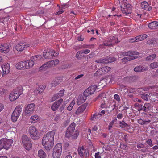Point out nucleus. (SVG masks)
Returning a JSON list of instances; mask_svg holds the SVG:
<instances>
[{
	"instance_id": "obj_51",
	"label": "nucleus",
	"mask_w": 158,
	"mask_h": 158,
	"mask_svg": "<svg viewBox=\"0 0 158 158\" xmlns=\"http://www.w3.org/2000/svg\"><path fill=\"white\" fill-rule=\"evenodd\" d=\"M110 106H108V105L106 104L105 102H104V103H102L101 105V107L102 108H109Z\"/></svg>"
},
{
	"instance_id": "obj_33",
	"label": "nucleus",
	"mask_w": 158,
	"mask_h": 158,
	"mask_svg": "<svg viewBox=\"0 0 158 158\" xmlns=\"http://www.w3.org/2000/svg\"><path fill=\"white\" fill-rule=\"evenodd\" d=\"M39 118V117L37 115L32 116L30 118V120L32 123H35Z\"/></svg>"
},
{
	"instance_id": "obj_28",
	"label": "nucleus",
	"mask_w": 158,
	"mask_h": 158,
	"mask_svg": "<svg viewBox=\"0 0 158 158\" xmlns=\"http://www.w3.org/2000/svg\"><path fill=\"white\" fill-rule=\"evenodd\" d=\"M97 87V85H94L90 86L87 89H89V92H90L92 94H94L95 92Z\"/></svg>"
},
{
	"instance_id": "obj_26",
	"label": "nucleus",
	"mask_w": 158,
	"mask_h": 158,
	"mask_svg": "<svg viewBox=\"0 0 158 158\" xmlns=\"http://www.w3.org/2000/svg\"><path fill=\"white\" fill-rule=\"evenodd\" d=\"M156 21H153L150 23L148 25V27L151 29H157Z\"/></svg>"
},
{
	"instance_id": "obj_18",
	"label": "nucleus",
	"mask_w": 158,
	"mask_h": 158,
	"mask_svg": "<svg viewBox=\"0 0 158 158\" xmlns=\"http://www.w3.org/2000/svg\"><path fill=\"white\" fill-rule=\"evenodd\" d=\"M88 103H85L81 106L76 111V113L77 114H78L80 113H82L88 105Z\"/></svg>"
},
{
	"instance_id": "obj_14",
	"label": "nucleus",
	"mask_w": 158,
	"mask_h": 158,
	"mask_svg": "<svg viewBox=\"0 0 158 158\" xmlns=\"http://www.w3.org/2000/svg\"><path fill=\"white\" fill-rule=\"evenodd\" d=\"M63 99L60 98L56 101L52 105L51 109L53 111L56 110L60 106V104L63 102Z\"/></svg>"
},
{
	"instance_id": "obj_29",
	"label": "nucleus",
	"mask_w": 158,
	"mask_h": 158,
	"mask_svg": "<svg viewBox=\"0 0 158 158\" xmlns=\"http://www.w3.org/2000/svg\"><path fill=\"white\" fill-rule=\"evenodd\" d=\"M156 56L155 54H153L148 56L146 58V60L147 61H152L155 58Z\"/></svg>"
},
{
	"instance_id": "obj_12",
	"label": "nucleus",
	"mask_w": 158,
	"mask_h": 158,
	"mask_svg": "<svg viewBox=\"0 0 158 158\" xmlns=\"http://www.w3.org/2000/svg\"><path fill=\"white\" fill-rule=\"evenodd\" d=\"M54 53L55 52L53 50H50L48 51H46L44 50L43 52V56L45 59H51L52 58L53 56H54Z\"/></svg>"
},
{
	"instance_id": "obj_16",
	"label": "nucleus",
	"mask_w": 158,
	"mask_h": 158,
	"mask_svg": "<svg viewBox=\"0 0 158 158\" xmlns=\"http://www.w3.org/2000/svg\"><path fill=\"white\" fill-rule=\"evenodd\" d=\"M64 91L65 90L64 89L61 90L59 91L58 93L55 94L52 98V100L55 101L57 99L64 96Z\"/></svg>"
},
{
	"instance_id": "obj_41",
	"label": "nucleus",
	"mask_w": 158,
	"mask_h": 158,
	"mask_svg": "<svg viewBox=\"0 0 158 158\" xmlns=\"http://www.w3.org/2000/svg\"><path fill=\"white\" fill-rule=\"evenodd\" d=\"M48 64H47V62L43 64L40 67L39 69L40 70H42L43 69L46 70L47 68L48 67H49Z\"/></svg>"
},
{
	"instance_id": "obj_20",
	"label": "nucleus",
	"mask_w": 158,
	"mask_h": 158,
	"mask_svg": "<svg viewBox=\"0 0 158 158\" xmlns=\"http://www.w3.org/2000/svg\"><path fill=\"white\" fill-rule=\"evenodd\" d=\"M3 70V74H6V73H9L10 69V64H9L7 63L5 65H4L2 67Z\"/></svg>"
},
{
	"instance_id": "obj_2",
	"label": "nucleus",
	"mask_w": 158,
	"mask_h": 158,
	"mask_svg": "<svg viewBox=\"0 0 158 158\" xmlns=\"http://www.w3.org/2000/svg\"><path fill=\"white\" fill-rule=\"evenodd\" d=\"M75 127V124L74 123H72L68 127L65 133L66 137L69 138L71 137L72 139H76L79 134V131L76 130L74 132V131Z\"/></svg>"
},
{
	"instance_id": "obj_61",
	"label": "nucleus",
	"mask_w": 158,
	"mask_h": 158,
	"mask_svg": "<svg viewBox=\"0 0 158 158\" xmlns=\"http://www.w3.org/2000/svg\"><path fill=\"white\" fill-rule=\"evenodd\" d=\"M128 90L131 93H133L135 91V89L133 88H129Z\"/></svg>"
},
{
	"instance_id": "obj_63",
	"label": "nucleus",
	"mask_w": 158,
	"mask_h": 158,
	"mask_svg": "<svg viewBox=\"0 0 158 158\" xmlns=\"http://www.w3.org/2000/svg\"><path fill=\"white\" fill-rule=\"evenodd\" d=\"M138 122L139 124H140L141 125H144L145 124V123H143V121L141 119H140L138 120Z\"/></svg>"
},
{
	"instance_id": "obj_62",
	"label": "nucleus",
	"mask_w": 158,
	"mask_h": 158,
	"mask_svg": "<svg viewBox=\"0 0 158 158\" xmlns=\"http://www.w3.org/2000/svg\"><path fill=\"white\" fill-rule=\"evenodd\" d=\"M111 105L114 106V108L112 109L113 110L116 109L117 106L116 104V102H113L111 103Z\"/></svg>"
},
{
	"instance_id": "obj_39",
	"label": "nucleus",
	"mask_w": 158,
	"mask_h": 158,
	"mask_svg": "<svg viewBox=\"0 0 158 158\" xmlns=\"http://www.w3.org/2000/svg\"><path fill=\"white\" fill-rule=\"evenodd\" d=\"M146 108L147 109L148 112L150 111L152 108V104L150 103H146L144 104Z\"/></svg>"
},
{
	"instance_id": "obj_42",
	"label": "nucleus",
	"mask_w": 158,
	"mask_h": 158,
	"mask_svg": "<svg viewBox=\"0 0 158 158\" xmlns=\"http://www.w3.org/2000/svg\"><path fill=\"white\" fill-rule=\"evenodd\" d=\"M69 101L68 100H66L64 101L63 103V104L60 107V110L61 111H62L65 108L66 104L68 103Z\"/></svg>"
},
{
	"instance_id": "obj_3",
	"label": "nucleus",
	"mask_w": 158,
	"mask_h": 158,
	"mask_svg": "<svg viewBox=\"0 0 158 158\" xmlns=\"http://www.w3.org/2000/svg\"><path fill=\"white\" fill-rule=\"evenodd\" d=\"M13 140L11 139L3 138L0 140V149L4 148L8 150L11 146Z\"/></svg>"
},
{
	"instance_id": "obj_50",
	"label": "nucleus",
	"mask_w": 158,
	"mask_h": 158,
	"mask_svg": "<svg viewBox=\"0 0 158 158\" xmlns=\"http://www.w3.org/2000/svg\"><path fill=\"white\" fill-rule=\"evenodd\" d=\"M55 61H54V60H51L49 61L48 62H47V64H48L49 65V67H50L51 66L53 65H55Z\"/></svg>"
},
{
	"instance_id": "obj_4",
	"label": "nucleus",
	"mask_w": 158,
	"mask_h": 158,
	"mask_svg": "<svg viewBox=\"0 0 158 158\" xmlns=\"http://www.w3.org/2000/svg\"><path fill=\"white\" fill-rule=\"evenodd\" d=\"M28 132L31 138L35 140L38 139L40 137V134L34 126L29 127Z\"/></svg>"
},
{
	"instance_id": "obj_13",
	"label": "nucleus",
	"mask_w": 158,
	"mask_h": 158,
	"mask_svg": "<svg viewBox=\"0 0 158 158\" xmlns=\"http://www.w3.org/2000/svg\"><path fill=\"white\" fill-rule=\"evenodd\" d=\"M35 105L33 103L28 104L25 108V112L26 114H30L32 113L35 108Z\"/></svg>"
},
{
	"instance_id": "obj_54",
	"label": "nucleus",
	"mask_w": 158,
	"mask_h": 158,
	"mask_svg": "<svg viewBox=\"0 0 158 158\" xmlns=\"http://www.w3.org/2000/svg\"><path fill=\"white\" fill-rule=\"evenodd\" d=\"M121 60L123 62H127L128 61H130L129 58L128 57H124V58L122 59Z\"/></svg>"
},
{
	"instance_id": "obj_36",
	"label": "nucleus",
	"mask_w": 158,
	"mask_h": 158,
	"mask_svg": "<svg viewBox=\"0 0 158 158\" xmlns=\"http://www.w3.org/2000/svg\"><path fill=\"white\" fill-rule=\"evenodd\" d=\"M92 94L89 91V89H86L84 92L83 95L85 97L87 98V97L89 96V95H91Z\"/></svg>"
},
{
	"instance_id": "obj_58",
	"label": "nucleus",
	"mask_w": 158,
	"mask_h": 158,
	"mask_svg": "<svg viewBox=\"0 0 158 158\" xmlns=\"http://www.w3.org/2000/svg\"><path fill=\"white\" fill-rule=\"evenodd\" d=\"M137 148H145V146L143 144L141 143L137 145Z\"/></svg>"
},
{
	"instance_id": "obj_6",
	"label": "nucleus",
	"mask_w": 158,
	"mask_h": 158,
	"mask_svg": "<svg viewBox=\"0 0 158 158\" xmlns=\"http://www.w3.org/2000/svg\"><path fill=\"white\" fill-rule=\"evenodd\" d=\"M22 141L25 149L30 150L32 147V144L30 138L25 135H23L22 137Z\"/></svg>"
},
{
	"instance_id": "obj_56",
	"label": "nucleus",
	"mask_w": 158,
	"mask_h": 158,
	"mask_svg": "<svg viewBox=\"0 0 158 158\" xmlns=\"http://www.w3.org/2000/svg\"><path fill=\"white\" fill-rule=\"evenodd\" d=\"M114 98L118 101H120L119 96L118 94H115L114 96Z\"/></svg>"
},
{
	"instance_id": "obj_1",
	"label": "nucleus",
	"mask_w": 158,
	"mask_h": 158,
	"mask_svg": "<svg viewBox=\"0 0 158 158\" xmlns=\"http://www.w3.org/2000/svg\"><path fill=\"white\" fill-rule=\"evenodd\" d=\"M55 133V131L53 130L48 132L43 137L42 143L46 150H50L54 146Z\"/></svg>"
},
{
	"instance_id": "obj_24",
	"label": "nucleus",
	"mask_w": 158,
	"mask_h": 158,
	"mask_svg": "<svg viewBox=\"0 0 158 158\" xmlns=\"http://www.w3.org/2000/svg\"><path fill=\"white\" fill-rule=\"evenodd\" d=\"M23 90L21 88H18L15 89L13 93L14 94H15L16 95H17L19 96L23 93Z\"/></svg>"
},
{
	"instance_id": "obj_30",
	"label": "nucleus",
	"mask_w": 158,
	"mask_h": 158,
	"mask_svg": "<svg viewBox=\"0 0 158 158\" xmlns=\"http://www.w3.org/2000/svg\"><path fill=\"white\" fill-rule=\"evenodd\" d=\"M145 3H147V4H148L145 1H144L143 2V3L144 4ZM141 6L143 9L149 11L152 10V7L149 5H143L142 4Z\"/></svg>"
},
{
	"instance_id": "obj_19",
	"label": "nucleus",
	"mask_w": 158,
	"mask_h": 158,
	"mask_svg": "<svg viewBox=\"0 0 158 158\" xmlns=\"http://www.w3.org/2000/svg\"><path fill=\"white\" fill-rule=\"evenodd\" d=\"M86 99V98L84 96V95L81 94H80L77 100L78 105H80L84 103Z\"/></svg>"
},
{
	"instance_id": "obj_23",
	"label": "nucleus",
	"mask_w": 158,
	"mask_h": 158,
	"mask_svg": "<svg viewBox=\"0 0 158 158\" xmlns=\"http://www.w3.org/2000/svg\"><path fill=\"white\" fill-rule=\"evenodd\" d=\"M25 66V64L23 61L19 62L16 65L17 69H24Z\"/></svg>"
},
{
	"instance_id": "obj_40",
	"label": "nucleus",
	"mask_w": 158,
	"mask_h": 158,
	"mask_svg": "<svg viewBox=\"0 0 158 158\" xmlns=\"http://www.w3.org/2000/svg\"><path fill=\"white\" fill-rule=\"evenodd\" d=\"M124 80L126 82H132L133 81L131 76H127L124 78Z\"/></svg>"
},
{
	"instance_id": "obj_43",
	"label": "nucleus",
	"mask_w": 158,
	"mask_h": 158,
	"mask_svg": "<svg viewBox=\"0 0 158 158\" xmlns=\"http://www.w3.org/2000/svg\"><path fill=\"white\" fill-rule=\"evenodd\" d=\"M54 119L56 122H59L60 120V114H58L56 115Z\"/></svg>"
},
{
	"instance_id": "obj_15",
	"label": "nucleus",
	"mask_w": 158,
	"mask_h": 158,
	"mask_svg": "<svg viewBox=\"0 0 158 158\" xmlns=\"http://www.w3.org/2000/svg\"><path fill=\"white\" fill-rule=\"evenodd\" d=\"M9 46L7 44L0 45V52L7 53L9 51Z\"/></svg>"
},
{
	"instance_id": "obj_34",
	"label": "nucleus",
	"mask_w": 158,
	"mask_h": 158,
	"mask_svg": "<svg viewBox=\"0 0 158 158\" xmlns=\"http://www.w3.org/2000/svg\"><path fill=\"white\" fill-rule=\"evenodd\" d=\"M150 67L152 69H154L158 67V62H154L150 64Z\"/></svg>"
},
{
	"instance_id": "obj_44",
	"label": "nucleus",
	"mask_w": 158,
	"mask_h": 158,
	"mask_svg": "<svg viewBox=\"0 0 158 158\" xmlns=\"http://www.w3.org/2000/svg\"><path fill=\"white\" fill-rule=\"evenodd\" d=\"M98 74L99 75H102L104 74L101 68L97 70L94 74L96 76H98Z\"/></svg>"
},
{
	"instance_id": "obj_25",
	"label": "nucleus",
	"mask_w": 158,
	"mask_h": 158,
	"mask_svg": "<svg viewBox=\"0 0 158 158\" xmlns=\"http://www.w3.org/2000/svg\"><path fill=\"white\" fill-rule=\"evenodd\" d=\"M38 156L40 158H45L46 155L43 150L40 149L38 151Z\"/></svg>"
},
{
	"instance_id": "obj_37",
	"label": "nucleus",
	"mask_w": 158,
	"mask_h": 158,
	"mask_svg": "<svg viewBox=\"0 0 158 158\" xmlns=\"http://www.w3.org/2000/svg\"><path fill=\"white\" fill-rule=\"evenodd\" d=\"M75 104V102L74 101H72L70 103L69 105V106L67 107V109L69 111H71L74 105Z\"/></svg>"
},
{
	"instance_id": "obj_38",
	"label": "nucleus",
	"mask_w": 158,
	"mask_h": 158,
	"mask_svg": "<svg viewBox=\"0 0 158 158\" xmlns=\"http://www.w3.org/2000/svg\"><path fill=\"white\" fill-rule=\"evenodd\" d=\"M45 86L44 85H40L38 88L37 91H38L40 93H42L44 91L45 88Z\"/></svg>"
},
{
	"instance_id": "obj_17",
	"label": "nucleus",
	"mask_w": 158,
	"mask_h": 158,
	"mask_svg": "<svg viewBox=\"0 0 158 158\" xmlns=\"http://www.w3.org/2000/svg\"><path fill=\"white\" fill-rule=\"evenodd\" d=\"M139 54V53L136 51H127L122 52L121 54L123 56H129L131 55H136Z\"/></svg>"
},
{
	"instance_id": "obj_21",
	"label": "nucleus",
	"mask_w": 158,
	"mask_h": 158,
	"mask_svg": "<svg viewBox=\"0 0 158 158\" xmlns=\"http://www.w3.org/2000/svg\"><path fill=\"white\" fill-rule=\"evenodd\" d=\"M118 38L115 37L110 36L109 38L107 40V41L110 42L111 44L112 45L115 44L118 42Z\"/></svg>"
},
{
	"instance_id": "obj_10",
	"label": "nucleus",
	"mask_w": 158,
	"mask_h": 158,
	"mask_svg": "<svg viewBox=\"0 0 158 158\" xmlns=\"http://www.w3.org/2000/svg\"><path fill=\"white\" fill-rule=\"evenodd\" d=\"M78 153L81 158H88L89 152L88 149H85L84 146H82L81 148L80 147L78 149Z\"/></svg>"
},
{
	"instance_id": "obj_53",
	"label": "nucleus",
	"mask_w": 158,
	"mask_h": 158,
	"mask_svg": "<svg viewBox=\"0 0 158 158\" xmlns=\"http://www.w3.org/2000/svg\"><path fill=\"white\" fill-rule=\"evenodd\" d=\"M7 92V90L6 89H2L0 90V93L2 95L6 94Z\"/></svg>"
},
{
	"instance_id": "obj_47",
	"label": "nucleus",
	"mask_w": 158,
	"mask_h": 158,
	"mask_svg": "<svg viewBox=\"0 0 158 158\" xmlns=\"http://www.w3.org/2000/svg\"><path fill=\"white\" fill-rule=\"evenodd\" d=\"M29 62L28 64V66H29L30 68V67H31L33 66L34 64V61L33 60L31 59V60H29Z\"/></svg>"
},
{
	"instance_id": "obj_7",
	"label": "nucleus",
	"mask_w": 158,
	"mask_h": 158,
	"mask_svg": "<svg viewBox=\"0 0 158 158\" xmlns=\"http://www.w3.org/2000/svg\"><path fill=\"white\" fill-rule=\"evenodd\" d=\"M21 112L22 108L21 106H17L12 114L11 119L13 122H15L17 120Z\"/></svg>"
},
{
	"instance_id": "obj_32",
	"label": "nucleus",
	"mask_w": 158,
	"mask_h": 158,
	"mask_svg": "<svg viewBox=\"0 0 158 158\" xmlns=\"http://www.w3.org/2000/svg\"><path fill=\"white\" fill-rule=\"evenodd\" d=\"M42 56L41 55H38L35 56H32L31 58V59L33 60L34 61H35L37 60H40Z\"/></svg>"
},
{
	"instance_id": "obj_48",
	"label": "nucleus",
	"mask_w": 158,
	"mask_h": 158,
	"mask_svg": "<svg viewBox=\"0 0 158 158\" xmlns=\"http://www.w3.org/2000/svg\"><path fill=\"white\" fill-rule=\"evenodd\" d=\"M148 94L144 93L142 94L141 97L143 99L145 100L148 101Z\"/></svg>"
},
{
	"instance_id": "obj_64",
	"label": "nucleus",
	"mask_w": 158,
	"mask_h": 158,
	"mask_svg": "<svg viewBox=\"0 0 158 158\" xmlns=\"http://www.w3.org/2000/svg\"><path fill=\"white\" fill-rule=\"evenodd\" d=\"M100 152H98L97 153H95V158H101V156L99 155Z\"/></svg>"
},
{
	"instance_id": "obj_9",
	"label": "nucleus",
	"mask_w": 158,
	"mask_h": 158,
	"mask_svg": "<svg viewBox=\"0 0 158 158\" xmlns=\"http://www.w3.org/2000/svg\"><path fill=\"white\" fill-rule=\"evenodd\" d=\"M116 60V58L114 56H108L104 59L101 58L97 60H95V62L98 63H108L114 62Z\"/></svg>"
},
{
	"instance_id": "obj_55",
	"label": "nucleus",
	"mask_w": 158,
	"mask_h": 158,
	"mask_svg": "<svg viewBox=\"0 0 158 158\" xmlns=\"http://www.w3.org/2000/svg\"><path fill=\"white\" fill-rule=\"evenodd\" d=\"M29 62L28 60L24 61V64H25L24 69H28L29 68V67L28 66V64Z\"/></svg>"
},
{
	"instance_id": "obj_22",
	"label": "nucleus",
	"mask_w": 158,
	"mask_h": 158,
	"mask_svg": "<svg viewBox=\"0 0 158 158\" xmlns=\"http://www.w3.org/2000/svg\"><path fill=\"white\" fill-rule=\"evenodd\" d=\"M147 69L142 66L139 65L134 68V71L136 72H143L145 71Z\"/></svg>"
},
{
	"instance_id": "obj_27",
	"label": "nucleus",
	"mask_w": 158,
	"mask_h": 158,
	"mask_svg": "<svg viewBox=\"0 0 158 158\" xmlns=\"http://www.w3.org/2000/svg\"><path fill=\"white\" fill-rule=\"evenodd\" d=\"M19 96L16 95L15 94H14V93L12 92L9 96V98L10 101H14L17 99Z\"/></svg>"
},
{
	"instance_id": "obj_5",
	"label": "nucleus",
	"mask_w": 158,
	"mask_h": 158,
	"mask_svg": "<svg viewBox=\"0 0 158 158\" xmlns=\"http://www.w3.org/2000/svg\"><path fill=\"white\" fill-rule=\"evenodd\" d=\"M62 144L59 143L55 146L52 153L53 158H60L62 151Z\"/></svg>"
},
{
	"instance_id": "obj_31",
	"label": "nucleus",
	"mask_w": 158,
	"mask_h": 158,
	"mask_svg": "<svg viewBox=\"0 0 158 158\" xmlns=\"http://www.w3.org/2000/svg\"><path fill=\"white\" fill-rule=\"evenodd\" d=\"M60 82L58 78H57L53 81L51 83L52 86V87H55L58 84H59Z\"/></svg>"
},
{
	"instance_id": "obj_60",
	"label": "nucleus",
	"mask_w": 158,
	"mask_h": 158,
	"mask_svg": "<svg viewBox=\"0 0 158 158\" xmlns=\"http://www.w3.org/2000/svg\"><path fill=\"white\" fill-rule=\"evenodd\" d=\"M140 110V111L141 110L145 112H147L148 111L147 110V109L146 108L145 106L144 105L143 106H142V107H141V109Z\"/></svg>"
},
{
	"instance_id": "obj_52",
	"label": "nucleus",
	"mask_w": 158,
	"mask_h": 158,
	"mask_svg": "<svg viewBox=\"0 0 158 158\" xmlns=\"http://www.w3.org/2000/svg\"><path fill=\"white\" fill-rule=\"evenodd\" d=\"M146 142L147 144L149 145L150 147H152L153 146V144L152 143V141L150 139H148L147 141Z\"/></svg>"
},
{
	"instance_id": "obj_57",
	"label": "nucleus",
	"mask_w": 158,
	"mask_h": 158,
	"mask_svg": "<svg viewBox=\"0 0 158 158\" xmlns=\"http://www.w3.org/2000/svg\"><path fill=\"white\" fill-rule=\"evenodd\" d=\"M110 68L109 67L105 66L104 67L103 70H105L106 71V72H106L107 73L108 71L110 70Z\"/></svg>"
},
{
	"instance_id": "obj_45",
	"label": "nucleus",
	"mask_w": 158,
	"mask_h": 158,
	"mask_svg": "<svg viewBox=\"0 0 158 158\" xmlns=\"http://www.w3.org/2000/svg\"><path fill=\"white\" fill-rule=\"evenodd\" d=\"M134 106L135 107L138 108V110L139 111H140V109H141V107H142V104H139L138 103H135L134 104Z\"/></svg>"
},
{
	"instance_id": "obj_35",
	"label": "nucleus",
	"mask_w": 158,
	"mask_h": 158,
	"mask_svg": "<svg viewBox=\"0 0 158 158\" xmlns=\"http://www.w3.org/2000/svg\"><path fill=\"white\" fill-rule=\"evenodd\" d=\"M119 126L121 128H124L126 127H128L129 125L126 123L124 121H123L122 122L120 121L119 122Z\"/></svg>"
},
{
	"instance_id": "obj_59",
	"label": "nucleus",
	"mask_w": 158,
	"mask_h": 158,
	"mask_svg": "<svg viewBox=\"0 0 158 158\" xmlns=\"http://www.w3.org/2000/svg\"><path fill=\"white\" fill-rule=\"evenodd\" d=\"M136 42L142 40L141 38V35H140L137 36L136 37Z\"/></svg>"
},
{
	"instance_id": "obj_46",
	"label": "nucleus",
	"mask_w": 158,
	"mask_h": 158,
	"mask_svg": "<svg viewBox=\"0 0 158 158\" xmlns=\"http://www.w3.org/2000/svg\"><path fill=\"white\" fill-rule=\"evenodd\" d=\"M116 120L117 119H115L114 120H112L110 123L109 125L108 126V129L109 130H111V128L112 127V126L114 123V122L116 121Z\"/></svg>"
},
{
	"instance_id": "obj_11",
	"label": "nucleus",
	"mask_w": 158,
	"mask_h": 158,
	"mask_svg": "<svg viewBox=\"0 0 158 158\" xmlns=\"http://www.w3.org/2000/svg\"><path fill=\"white\" fill-rule=\"evenodd\" d=\"M29 44L25 43H18L15 46V49L18 51L21 52L24 50L25 48L29 47Z\"/></svg>"
},
{
	"instance_id": "obj_49",
	"label": "nucleus",
	"mask_w": 158,
	"mask_h": 158,
	"mask_svg": "<svg viewBox=\"0 0 158 158\" xmlns=\"http://www.w3.org/2000/svg\"><path fill=\"white\" fill-rule=\"evenodd\" d=\"M133 82H134L135 81H137L139 80V77L137 75L131 76Z\"/></svg>"
},
{
	"instance_id": "obj_8",
	"label": "nucleus",
	"mask_w": 158,
	"mask_h": 158,
	"mask_svg": "<svg viewBox=\"0 0 158 158\" xmlns=\"http://www.w3.org/2000/svg\"><path fill=\"white\" fill-rule=\"evenodd\" d=\"M121 10L123 13L128 15L131 13L132 6L130 4H127V3L123 2L120 6Z\"/></svg>"
}]
</instances>
